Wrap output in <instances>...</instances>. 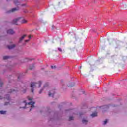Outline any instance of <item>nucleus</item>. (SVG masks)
I'll use <instances>...</instances> for the list:
<instances>
[{"label": "nucleus", "mask_w": 127, "mask_h": 127, "mask_svg": "<svg viewBox=\"0 0 127 127\" xmlns=\"http://www.w3.org/2000/svg\"><path fill=\"white\" fill-rule=\"evenodd\" d=\"M25 92H26V88L24 89V91H23V93H25Z\"/></svg>", "instance_id": "bb28decb"}, {"label": "nucleus", "mask_w": 127, "mask_h": 127, "mask_svg": "<svg viewBox=\"0 0 127 127\" xmlns=\"http://www.w3.org/2000/svg\"><path fill=\"white\" fill-rule=\"evenodd\" d=\"M81 66H80V69H81Z\"/></svg>", "instance_id": "f704fd0d"}, {"label": "nucleus", "mask_w": 127, "mask_h": 127, "mask_svg": "<svg viewBox=\"0 0 127 127\" xmlns=\"http://www.w3.org/2000/svg\"><path fill=\"white\" fill-rule=\"evenodd\" d=\"M51 68H52V69H54V66L52 65V66H51Z\"/></svg>", "instance_id": "cd10ccee"}, {"label": "nucleus", "mask_w": 127, "mask_h": 127, "mask_svg": "<svg viewBox=\"0 0 127 127\" xmlns=\"http://www.w3.org/2000/svg\"><path fill=\"white\" fill-rule=\"evenodd\" d=\"M15 47V45H11L10 46H7L8 49H12Z\"/></svg>", "instance_id": "6e6552de"}, {"label": "nucleus", "mask_w": 127, "mask_h": 127, "mask_svg": "<svg viewBox=\"0 0 127 127\" xmlns=\"http://www.w3.org/2000/svg\"><path fill=\"white\" fill-rule=\"evenodd\" d=\"M20 19V18H18L17 19L13 20L12 21V24H15L16 25H17V21H18Z\"/></svg>", "instance_id": "7ed1b4c3"}, {"label": "nucleus", "mask_w": 127, "mask_h": 127, "mask_svg": "<svg viewBox=\"0 0 127 127\" xmlns=\"http://www.w3.org/2000/svg\"><path fill=\"white\" fill-rule=\"evenodd\" d=\"M28 37H29V38L30 39V38H31V36L30 35V36H29Z\"/></svg>", "instance_id": "c756f323"}, {"label": "nucleus", "mask_w": 127, "mask_h": 127, "mask_svg": "<svg viewBox=\"0 0 127 127\" xmlns=\"http://www.w3.org/2000/svg\"><path fill=\"white\" fill-rule=\"evenodd\" d=\"M9 103L8 102H5L4 105L5 106H6V105H8Z\"/></svg>", "instance_id": "5701e85b"}, {"label": "nucleus", "mask_w": 127, "mask_h": 127, "mask_svg": "<svg viewBox=\"0 0 127 127\" xmlns=\"http://www.w3.org/2000/svg\"><path fill=\"white\" fill-rule=\"evenodd\" d=\"M82 115H83V114L80 113V116H82Z\"/></svg>", "instance_id": "473e14b6"}, {"label": "nucleus", "mask_w": 127, "mask_h": 127, "mask_svg": "<svg viewBox=\"0 0 127 127\" xmlns=\"http://www.w3.org/2000/svg\"><path fill=\"white\" fill-rule=\"evenodd\" d=\"M104 125H106L107 124V123H108V120H106V121H105L104 122Z\"/></svg>", "instance_id": "412c9836"}, {"label": "nucleus", "mask_w": 127, "mask_h": 127, "mask_svg": "<svg viewBox=\"0 0 127 127\" xmlns=\"http://www.w3.org/2000/svg\"><path fill=\"white\" fill-rule=\"evenodd\" d=\"M82 123L83 124H84V125H87V124L88 123V120H83Z\"/></svg>", "instance_id": "9b49d317"}, {"label": "nucleus", "mask_w": 127, "mask_h": 127, "mask_svg": "<svg viewBox=\"0 0 127 127\" xmlns=\"http://www.w3.org/2000/svg\"><path fill=\"white\" fill-rule=\"evenodd\" d=\"M5 99H6L7 100H9L10 99L9 95L8 94L6 95Z\"/></svg>", "instance_id": "dca6fc26"}, {"label": "nucleus", "mask_w": 127, "mask_h": 127, "mask_svg": "<svg viewBox=\"0 0 127 127\" xmlns=\"http://www.w3.org/2000/svg\"><path fill=\"white\" fill-rule=\"evenodd\" d=\"M1 99H2L1 96H0V100Z\"/></svg>", "instance_id": "2f4dec72"}, {"label": "nucleus", "mask_w": 127, "mask_h": 127, "mask_svg": "<svg viewBox=\"0 0 127 127\" xmlns=\"http://www.w3.org/2000/svg\"><path fill=\"white\" fill-rule=\"evenodd\" d=\"M41 84H42V82H41V81H39L38 83L32 82L31 85V87L32 88L31 89L32 93H33V91H34L33 88H34V87L39 88V87L41 86Z\"/></svg>", "instance_id": "f257e3e1"}, {"label": "nucleus", "mask_w": 127, "mask_h": 127, "mask_svg": "<svg viewBox=\"0 0 127 127\" xmlns=\"http://www.w3.org/2000/svg\"><path fill=\"white\" fill-rule=\"evenodd\" d=\"M74 85H75V83H73V85H70V87H73V86H74Z\"/></svg>", "instance_id": "c85d7f7f"}, {"label": "nucleus", "mask_w": 127, "mask_h": 127, "mask_svg": "<svg viewBox=\"0 0 127 127\" xmlns=\"http://www.w3.org/2000/svg\"><path fill=\"white\" fill-rule=\"evenodd\" d=\"M8 58H9V57H8V56L3 57V60H6L8 59Z\"/></svg>", "instance_id": "4468645a"}, {"label": "nucleus", "mask_w": 127, "mask_h": 127, "mask_svg": "<svg viewBox=\"0 0 127 127\" xmlns=\"http://www.w3.org/2000/svg\"><path fill=\"white\" fill-rule=\"evenodd\" d=\"M16 91H17V88H15V89H13L12 91L11 90L9 91V93H12V92H16Z\"/></svg>", "instance_id": "2eb2a0df"}, {"label": "nucleus", "mask_w": 127, "mask_h": 127, "mask_svg": "<svg viewBox=\"0 0 127 127\" xmlns=\"http://www.w3.org/2000/svg\"><path fill=\"white\" fill-rule=\"evenodd\" d=\"M30 40H26L25 41V42H28V41H29Z\"/></svg>", "instance_id": "a878e982"}, {"label": "nucleus", "mask_w": 127, "mask_h": 127, "mask_svg": "<svg viewBox=\"0 0 127 127\" xmlns=\"http://www.w3.org/2000/svg\"><path fill=\"white\" fill-rule=\"evenodd\" d=\"M14 3H15V4H16V5H18V4H19V2H18V0H15L14 1Z\"/></svg>", "instance_id": "9d476101"}, {"label": "nucleus", "mask_w": 127, "mask_h": 127, "mask_svg": "<svg viewBox=\"0 0 127 127\" xmlns=\"http://www.w3.org/2000/svg\"><path fill=\"white\" fill-rule=\"evenodd\" d=\"M7 1H8V0H7Z\"/></svg>", "instance_id": "e433bc0d"}, {"label": "nucleus", "mask_w": 127, "mask_h": 127, "mask_svg": "<svg viewBox=\"0 0 127 127\" xmlns=\"http://www.w3.org/2000/svg\"><path fill=\"white\" fill-rule=\"evenodd\" d=\"M24 103H25V106H27V105H28L29 106L31 105V109H30V112L31 111V110L32 109H33V108H34V104H35V102H30L27 103H26V101H24Z\"/></svg>", "instance_id": "f03ea898"}, {"label": "nucleus", "mask_w": 127, "mask_h": 127, "mask_svg": "<svg viewBox=\"0 0 127 127\" xmlns=\"http://www.w3.org/2000/svg\"><path fill=\"white\" fill-rule=\"evenodd\" d=\"M58 50L60 52H62V49L61 48H58Z\"/></svg>", "instance_id": "6ab92c4d"}, {"label": "nucleus", "mask_w": 127, "mask_h": 127, "mask_svg": "<svg viewBox=\"0 0 127 127\" xmlns=\"http://www.w3.org/2000/svg\"><path fill=\"white\" fill-rule=\"evenodd\" d=\"M74 120V117H70L69 118V121H72Z\"/></svg>", "instance_id": "f3484780"}, {"label": "nucleus", "mask_w": 127, "mask_h": 127, "mask_svg": "<svg viewBox=\"0 0 127 127\" xmlns=\"http://www.w3.org/2000/svg\"><path fill=\"white\" fill-rule=\"evenodd\" d=\"M25 107H23V109H25Z\"/></svg>", "instance_id": "72a5a7b5"}, {"label": "nucleus", "mask_w": 127, "mask_h": 127, "mask_svg": "<svg viewBox=\"0 0 127 127\" xmlns=\"http://www.w3.org/2000/svg\"><path fill=\"white\" fill-rule=\"evenodd\" d=\"M8 34H14V31L12 29H9L7 31Z\"/></svg>", "instance_id": "39448f33"}, {"label": "nucleus", "mask_w": 127, "mask_h": 127, "mask_svg": "<svg viewBox=\"0 0 127 127\" xmlns=\"http://www.w3.org/2000/svg\"><path fill=\"white\" fill-rule=\"evenodd\" d=\"M54 94H55V90H51L49 93V97H51V96L53 97V96H54Z\"/></svg>", "instance_id": "20e7f679"}, {"label": "nucleus", "mask_w": 127, "mask_h": 127, "mask_svg": "<svg viewBox=\"0 0 127 127\" xmlns=\"http://www.w3.org/2000/svg\"><path fill=\"white\" fill-rule=\"evenodd\" d=\"M18 79H19V77H18Z\"/></svg>", "instance_id": "c9c22d12"}, {"label": "nucleus", "mask_w": 127, "mask_h": 127, "mask_svg": "<svg viewBox=\"0 0 127 127\" xmlns=\"http://www.w3.org/2000/svg\"><path fill=\"white\" fill-rule=\"evenodd\" d=\"M32 69H34V64H32L29 66V70H32Z\"/></svg>", "instance_id": "f8f14e48"}, {"label": "nucleus", "mask_w": 127, "mask_h": 127, "mask_svg": "<svg viewBox=\"0 0 127 127\" xmlns=\"http://www.w3.org/2000/svg\"><path fill=\"white\" fill-rule=\"evenodd\" d=\"M28 99L29 100V101H32V99H31L29 97L28 98Z\"/></svg>", "instance_id": "393cba45"}, {"label": "nucleus", "mask_w": 127, "mask_h": 127, "mask_svg": "<svg viewBox=\"0 0 127 127\" xmlns=\"http://www.w3.org/2000/svg\"><path fill=\"white\" fill-rule=\"evenodd\" d=\"M43 91V89H41V90L39 91V94H41V92Z\"/></svg>", "instance_id": "b1692460"}, {"label": "nucleus", "mask_w": 127, "mask_h": 127, "mask_svg": "<svg viewBox=\"0 0 127 127\" xmlns=\"http://www.w3.org/2000/svg\"><path fill=\"white\" fill-rule=\"evenodd\" d=\"M16 10H18V8H13L11 10H10L8 12H14Z\"/></svg>", "instance_id": "423d86ee"}, {"label": "nucleus", "mask_w": 127, "mask_h": 127, "mask_svg": "<svg viewBox=\"0 0 127 127\" xmlns=\"http://www.w3.org/2000/svg\"><path fill=\"white\" fill-rule=\"evenodd\" d=\"M3 85V83H2V82H0V87H2Z\"/></svg>", "instance_id": "4be33fe9"}, {"label": "nucleus", "mask_w": 127, "mask_h": 127, "mask_svg": "<svg viewBox=\"0 0 127 127\" xmlns=\"http://www.w3.org/2000/svg\"><path fill=\"white\" fill-rule=\"evenodd\" d=\"M21 23H26V20H24V19L22 20Z\"/></svg>", "instance_id": "a211bd4d"}, {"label": "nucleus", "mask_w": 127, "mask_h": 127, "mask_svg": "<svg viewBox=\"0 0 127 127\" xmlns=\"http://www.w3.org/2000/svg\"><path fill=\"white\" fill-rule=\"evenodd\" d=\"M46 87H48V83H46L45 85H44V88H46Z\"/></svg>", "instance_id": "aec40b11"}, {"label": "nucleus", "mask_w": 127, "mask_h": 127, "mask_svg": "<svg viewBox=\"0 0 127 127\" xmlns=\"http://www.w3.org/2000/svg\"><path fill=\"white\" fill-rule=\"evenodd\" d=\"M26 36V35H23L22 37H21V38H20L19 39V42H21V41L23 40V39H24Z\"/></svg>", "instance_id": "0eeeda50"}, {"label": "nucleus", "mask_w": 127, "mask_h": 127, "mask_svg": "<svg viewBox=\"0 0 127 127\" xmlns=\"http://www.w3.org/2000/svg\"><path fill=\"white\" fill-rule=\"evenodd\" d=\"M54 69H55V68H56V66L55 65V66H54Z\"/></svg>", "instance_id": "7c9ffc66"}, {"label": "nucleus", "mask_w": 127, "mask_h": 127, "mask_svg": "<svg viewBox=\"0 0 127 127\" xmlns=\"http://www.w3.org/2000/svg\"><path fill=\"white\" fill-rule=\"evenodd\" d=\"M91 116L92 118H94V117H97V116H98V113L97 112L93 113Z\"/></svg>", "instance_id": "1a4fd4ad"}, {"label": "nucleus", "mask_w": 127, "mask_h": 127, "mask_svg": "<svg viewBox=\"0 0 127 127\" xmlns=\"http://www.w3.org/2000/svg\"><path fill=\"white\" fill-rule=\"evenodd\" d=\"M6 113V111H0V114H1V115H5Z\"/></svg>", "instance_id": "ddd939ff"}]
</instances>
